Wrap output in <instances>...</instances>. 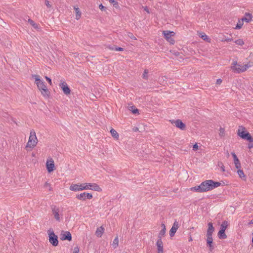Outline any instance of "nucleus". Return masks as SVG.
Segmentation results:
<instances>
[{"instance_id": "f257e3e1", "label": "nucleus", "mask_w": 253, "mask_h": 253, "mask_svg": "<svg viewBox=\"0 0 253 253\" xmlns=\"http://www.w3.org/2000/svg\"><path fill=\"white\" fill-rule=\"evenodd\" d=\"M32 77L35 78V83L42 95L44 97H48L49 92L45 85L44 83L40 79V76L39 75H33Z\"/></svg>"}, {"instance_id": "f03ea898", "label": "nucleus", "mask_w": 253, "mask_h": 253, "mask_svg": "<svg viewBox=\"0 0 253 253\" xmlns=\"http://www.w3.org/2000/svg\"><path fill=\"white\" fill-rule=\"evenodd\" d=\"M210 180H207L203 182L200 185L191 188V190L198 192H205L211 190Z\"/></svg>"}, {"instance_id": "7ed1b4c3", "label": "nucleus", "mask_w": 253, "mask_h": 253, "mask_svg": "<svg viewBox=\"0 0 253 253\" xmlns=\"http://www.w3.org/2000/svg\"><path fill=\"white\" fill-rule=\"evenodd\" d=\"M38 140L35 130H31L30 133L28 141L26 145V148L33 149L37 144Z\"/></svg>"}, {"instance_id": "20e7f679", "label": "nucleus", "mask_w": 253, "mask_h": 253, "mask_svg": "<svg viewBox=\"0 0 253 253\" xmlns=\"http://www.w3.org/2000/svg\"><path fill=\"white\" fill-rule=\"evenodd\" d=\"M89 186H90V183H85L83 184H72L70 186V190L73 191H79L89 189Z\"/></svg>"}, {"instance_id": "39448f33", "label": "nucleus", "mask_w": 253, "mask_h": 253, "mask_svg": "<svg viewBox=\"0 0 253 253\" xmlns=\"http://www.w3.org/2000/svg\"><path fill=\"white\" fill-rule=\"evenodd\" d=\"M50 208L55 219L57 221L60 222L63 219V213L60 212L59 208L55 205H52Z\"/></svg>"}, {"instance_id": "423d86ee", "label": "nucleus", "mask_w": 253, "mask_h": 253, "mask_svg": "<svg viewBox=\"0 0 253 253\" xmlns=\"http://www.w3.org/2000/svg\"><path fill=\"white\" fill-rule=\"evenodd\" d=\"M49 242L53 246L56 247L58 245V236L55 235L53 230L50 228L47 230Z\"/></svg>"}, {"instance_id": "0eeeda50", "label": "nucleus", "mask_w": 253, "mask_h": 253, "mask_svg": "<svg viewBox=\"0 0 253 253\" xmlns=\"http://www.w3.org/2000/svg\"><path fill=\"white\" fill-rule=\"evenodd\" d=\"M163 34L165 38L168 42L171 44H173L174 43L175 41L174 39L171 38L172 36L174 35V32L170 31H164L163 32Z\"/></svg>"}, {"instance_id": "6e6552de", "label": "nucleus", "mask_w": 253, "mask_h": 253, "mask_svg": "<svg viewBox=\"0 0 253 253\" xmlns=\"http://www.w3.org/2000/svg\"><path fill=\"white\" fill-rule=\"evenodd\" d=\"M46 167L48 172H51L54 169V162L51 158L47 159L46 163Z\"/></svg>"}, {"instance_id": "1a4fd4ad", "label": "nucleus", "mask_w": 253, "mask_h": 253, "mask_svg": "<svg viewBox=\"0 0 253 253\" xmlns=\"http://www.w3.org/2000/svg\"><path fill=\"white\" fill-rule=\"evenodd\" d=\"M59 86L62 89L65 94L68 95L70 94L71 90L65 82L61 81Z\"/></svg>"}, {"instance_id": "9d476101", "label": "nucleus", "mask_w": 253, "mask_h": 253, "mask_svg": "<svg viewBox=\"0 0 253 253\" xmlns=\"http://www.w3.org/2000/svg\"><path fill=\"white\" fill-rule=\"evenodd\" d=\"M76 198L80 200H85L86 199H91L92 198V195L90 193L84 192L78 194L76 196Z\"/></svg>"}, {"instance_id": "9b49d317", "label": "nucleus", "mask_w": 253, "mask_h": 253, "mask_svg": "<svg viewBox=\"0 0 253 253\" xmlns=\"http://www.w3.org/2000/svg\"><path fill=\"white\" fill-rule=\"evenodd\" d=\"M172 124L174 125L177 128H180L181 130H184L185 128V125L182 122V121L179 119L176 120L170 121Z\"/></svg>"}, {"instance_id": "f8f14e48", "label": "nucleus", "mask_w": 253, "mask_h": 253, "mask_svg": "<svg viewBox=\"0 0 253 253\" xmlns=\"http://www.w3.org/2000/svg\"><path fill=\"white\" fill-rule=\"evenodd\" d=\"M61 240L62 241H71L72 240V235L70 232L69 231H66L62 233L61 234Z\"/></svg>"}, {"instance_id": "ddd939ff", "label": "nucleus", "mask_w": 253, "mask_h": 253, "mask_svg": "<svg viewBox=\"0 0 253 253\" xmlns=\"http://www.w3.org/2000/svg\"><path fill=\"white\" fill-rule=\"evenodd\" d=\"M158 248V253H163V243L161 239H159L156 243Z\"/></svg>"}, {"instance_id": "4468645a", "label": "nucleus", "mask_w": 253, "mask_h": 253, "mask_svg": "<svg viewBox=\"0 0 253 253\" xmlns=\"http://www.w3.org/2000/svg\"><path fill=\"white\" fill-rule=\"evenodd\" d=\"M206 236H207V244L210 248V250L211 251L213 248V246L212 245V241H213L212 235H207V234Z\"/></svg>"}, {"instance_id": "2eb2a0df", "label": "nucleus", "mask_w": 253, "mask_h": 253, "mask_svg": "<svg viewBox=\"0 0 253 253\" xmlns=\"http://www.w3.org/2000/svg\"><path fill=\"white\" fill-rule=\"evenodd\" d=\"M90 186H89V189L100 192L102 191V189L96 183H90Z\"/></svg>"}, {"instance_id": "dca6fc26", "label": "nucleus", "mask_w": 253, "mask_h": 253, "mask_svg": "<svg viewBox=\"0 0 253 253\" xmlns=\"http://www.w3.org/2000/svg\"><path fill=\"white\" fill-rule=\"evenodd\" d=\"M252 14L251 13L246 12L245 14V16L242 19H243V20H244V21L249 23L252 21Z\"/></svg>"}, {"instance_id": "f3484780", "label": "nucleus", "mask_w": 253, "mask_h": 253, "mask_svg": "<svg viewBox=\"0 0 253 253\" xmlns=\"http://www.w3.org/2000/svg\"><path fill=\"white\" fill-rule=\"evenodd\" d=\"M208 228L207 231V235H212L214 230V228L213 226L212 223L211 222H209L208 224Z\"/></svg>"}, {"instance_id": "a211bd4d", "label": "nucleus", "mask_w": 253, "mask_h": 253, "mask_svg": "<svg viewBox=\"0 0 253 253\" xmlns=\"http://www.w3.org/2000/svg\"><path fill=\"white\" fill-rule=\"evenodd\" d=\"M104 228H103L102 226H100L97 228L95 234L97 237H101L104 232Z\"/></svg>"}, {"instance_id": "6ab92c4d", "label": "nucleus", "mask_w": 253, "mask_h": 253, "mask_svg": "<svg viewBox=\"0 0 253 253\" xmlns=\"http://www.w3.org/2000/svg\"><path fill=\"white\" fill-rule=\"evenodd\" d=\"M242 138L248 140L249 142H253V138L249 132H246V134L242 135Z\"/></svg>"}, {"instance_id": "aec40b11", "label": "nucleus", "mask_w": 253, "mask_h": 253, "mask_svg": "<svg viewBox=\"0 0 253 253\" xmlns=\"http://www.w3.org/2000/svg\"><path fill=\"white\" fill-rule=\"evenodd\" d=\"M218 236L219 239H224L227 238V236L225 233V231L223 230H220L218 233Z\"/></svg>"}, {"instance_id": "412c9836", "label": "nucleus", "mask_w": 253, "mask_h": 253, "mask_svg": "<svg viewBox=\"0 0 253 253\" xmlns=\"http://www.w3.org/2000/svg\"><path fill=\"white\" fill-rule=\"evenodd\" d=\"M245 128L243 126H240V128L238 131V135L242 138V135L246 134Z\"/></svg>"}, {"instance_id": "4be33fe9", "label": "nucleus", "mask_w": 253, "mask_h": 253, "mask_svg": "<svg viewBox=\"0 0 253 253\" xmlns=\"http://www.w3.org/2000/svg\"><path fill=\"white\" fill-rule=\"evenodd\" d=\"M210 182H211V190L214 189V188L219 186L221 185V183L220 182H214L212 180H210Z\"/></svg>"}, {"instance_id": "5701e85b", "label": "nucleus", "mask_w": 253, "mask_h": 253, "mask_svg": "<svg viewBox=\"0 0 253 253\" xmlns=\"http://www.w3.org/2000/svg\"><path fill=\"white\" fill-rule=\"evenodd\" d=\"M199 36L204 41L210 42L211 39L204 33H200Z\"/></svg>"}, {"instance_id": "b1692460", "label": "nucleus", "mask_w": 253, "mask_h": 253, "mask_svg": "<svg viewBox=\"0 0 253 253\" xmlns=\"http://www.w3.org/2000/svg\"><path fill=\"white\" fill-rule=\"evenodd\" d=\"M237 173L240 178H241L242 179H243L244 180L246 179V175L244 174L243 170H241L240 169H239L237 171Z\"/></svg>"}, {"instance_id": "393cba45", "label": "nucleus", "mask_w": 253, "mask_h": 253, "mask_svg": "<svg viewBox=\"0 0 253 253\" xmlns=\"http://www.w3.org/2000/svg\"><path fill=\"white\" fill-rule=\"evenodd\" d=\"M110 133H111L112 137H113L114 138H115L117 139H118L119 134L115 129H114L113 128H112L110 130Z\"/></svg>"}, {"instance_id": "a878e982", "label": "nucleus", "mask_w": 253, "mask_h": 253, "mask_svg": "<svg viewBox=\"0 0 253 253\" xmlns=\"http://www.w3.org/2000/svg\"><path fill=\"white\" fill-rule=\"evenodd\" d=\"M74 9L76 11V18L78 20L81 18V12L80 11V9L78 7H74Z\"/></svg>"}, {"instance_id": "bb28decb", "label": "nucleus", "mask_w": 253, "mask_h": 253, "mask_svg": "<svg viewBox=\"0 0 253 253\" xmlns=\"http://www.w3.org/2000/svg\"><path fill=\"white\" fill-rule=\"evenodd\" d=\"M228 225V222L227 221H224L222 222V224L220 225V230H223L225 231L227 226Z\"/></svg>"}, {"instance_id": "cd10ccee", "label": "nucleus", "mask_w": 253, "mask_h": 253, "mask_svg": "<svg viewBox=\"0 0 253 253\" xmlns=\"http://www.w3.org/2000/svg\"><path fill=\"white\" fill-rule=\"evenodd\" d=\"M243 22H244V20H243V19L239 20L238 22L237 23L235 29H241L243 25Z\"/></svg>"}, {"instance_id": "c85d7f7f", "label": "nucleus", "mask_w": 253, "mask_h": 253, "mask_svg": "<svg viewBox=\"0 0 253 253\" xmlns=\"http://www.w3.org/2000/svg\"><path fill=\"white\" fill-rule=\"evenodd\" d=\"M118 244H119V239H118V237H116L114 240H113V243L112 244V245L113 246V247L115 249L118 246Z\"/></svg>"}, {"instance_id": "c756f323", "label": "nucleus", "mask_w": 253, "mask_h": 253, "mask_svg": "<svg viewBox=\"0 0 253 253\" xmlns=\"http://www.w3.org/2000/svg\"><path fill=\"white\" fill-rule=\"evenodd\" d=\"M166 233V227L164 226V228H163L159 232V238L162 239V237L164 236Z\"/></svg>"}, {"instance_id": "7c9ffc66", "label": "nucleus", "mask_w": 253, "mask_h": 253, "mask_svg": "<svg viewBox=\"0 0 253 253\" xmlns=\"http://www.w3.org/2000/svg\"><path fill=\"white\" fill-rule=\"evenodd\" d=\"M234 164H235L236 168L237 169H240L241 168V164H240L239 160V159L235 160V161H234Z\"/></svg>"}, {"instance_id": "2f4dec72", "label": "nucleus", "mask_w": 253, "mask_h": 253, "mask_svg": "<svg viewBox=\"0 0 253 253\" xmlns=\"http://www.w3.org/2000/svg\"><path fill=\"white\" fill-rule=\"evenodd\" d=\"M28 23H30L35 29L38 28V25L31 19H28Z\"/></svg>"}, {"instance_id": "473e14b6", "label": "nucleus", "mask_w": 253, "mask_h": 253, "mask_svg": "<svg viewBox=\"0 0 253 253\" xmlns=\"http://www.w3.org/2000/svg\"><path fill=\"white\" fill-rule=\"evenodd\" d=\"M218 166L221 169V170L222 172H224L225 169V167L223 165V164L221 162H219L218 163Z\"/></svg>"}, {"instance_id": "72a5a7b5", "label": "nucleus", "mask_w": 253, "mask_h": 253, "mask_svg": "<svg viewBox=\"0 0 253 253\" xmlns=\"http://www.w3.org/2000/svg\"><path fill=\"white\" fill-rule=\"evenodd\" d=\"M176 229L171 227L169 231V236L170 237H173L175 233H176Z\"/></svg>"}, {"instance_id": "f704fd0d", "label": "nucleus", "mask_w": 253, "mask_h": 253, "mask_svg": "<svg viewBox=\"0 0 253 253\" xmlns=\"http://www.w3.org/2000/svg\"><path fill=\"white\" fill-rule=\"evenodd\" d=\"M235 42L239 45H243L244 44V42L242 39H238L235 41Z\"/></svg>"}, {"instance_id": "c9c22d12", "label": "nucleus", "mask_w": 253, "mask_h": 253, "mask_svg": "<svg viewBox=\"0 0 253 253\" xmlns=\"http://www.w3.org/2000/svg\"><path fill=\"white\" fill-rule=\"evenodd\" d=\"M219 135L221 137H223V136H224L225 135V130H224V128L220 127Z\"/></svg>"}, {"instance_id": "e433bc0d", "label": "nucleus", "mask_w": 253, "mask_h": 253, "mask_svg": "<svg viewBox=\"0 0 253 253\" xmlns=\"http://www.w3.org/2000/svg\"><path fill=\"white\" fill-rule=\"evenodd\" d=\"M148 70L147 69H145L144 71V73L142 75V77L143 79H148Z\"/></svg>"}, {"instance_id": "4c0bfd02", "label": "nucleus", "mask_w": 253, "mask_h": 253, "mask_svg": "<svg viewBox=\"0 0 253 253\" xmlns=\"http://www.w3.org/2000/svg\"><path fill=\"white\" fill-rule=\"evenodd\" d=\"M109 2L111 3H113V5L115 7H119V4L117 1H116L115 0H109Z\"/></svg>"}, {"instance_id": "58836bf2", "label": "nucleus", "mask_w": 253, "mask_h": 253, "mask_svg": "<svg viewBox=\"0 0 253 253\" xmlns=\"http://www.w3.org/2000/svg\"><path fill=\"white\" fill-rule=\"evenodd\" d=\"M127 36L130 38L132 40H136V37L133 35V34L132 33L128 32L127 33Z\"/></svg>"}, {"instance_id": "ea45409f", "label": "nucleus", "mask_w": 253, "mask_h": 253, "mask_svg": "<svg viewBox=\"0 0 253 253\" xmlns=\"http://www.w3.org/2000/svg\"><path fill=\"white\" fill-rule=\"evenodd\" d=\"M44 187H47L48 188L49 191H50L52 190V188L51 187L50 184L48 183L47 182H46L44 183Z\"/></svg>"}, {"instance_id": "a19ab883", "label": "nucleus", "mask_w": 253, "mask_h": 253, "mask_svg": "<svg viewBox=\"0 0 253 253\" xmlns=\"http://www.w3.org/2000/svg\"><path fill=\"white\" fill-rule=\"evenodd\" d=\"M172 228L177 230L178 227H179V224H178V223L177 221H175L172 225Z\"/></svg>"}, {"instance_id": "79ce46f5", "label": "nucleus", "mask_w": 253, "mask_h": 253, "mask_svg": "<svg viewBox=\"0 0 253 253\" xmlns=\"http://www.w3.org/2000/svg\"><path fill=\"white\" fill-rule=\"evenodd\" d=\"M110 49H112V50H114L115 51H123L124 50V48H122V47H116L115 48H111L110 47Z\"/></svg>"}, {"instance_id": "37998d69", "label": "nucleus", "mask_w": 253, "mask_h": 253, "mask_svg": "<svg viewBox=\"0 0 253 253\" xmlns=\"http://www.w3.org/2000/svg\"><path fill=\"white\" fill-rule=\"evenodd\" d=\"M198 149V144L197 143H195L194 145H193V150L194 151H197V150Z\"/></svg>"}, {"instance_id": "c03bdc74", "label": "nucleus", "mask_w": 253, "mask_h": 253, "mask_svg": "<svg viewBox=\"0 0 253 253\" xmlns=\"http://www.w3.org/2000/svg\"><path fill=\"white\" fill-rule=\"evenodd\" d=\"M233 41V39H231V38H227V39H223L221 40L222 42H231V41Z\"/></svg>"}, {"instance_id": "a18cd8bd", "label": "nucleus", "mask_w": 253, "mask_h": 253, "mask_svg": "<svg viewBox=\"0 0 253 253\" xmlns=\"http://www.w3.org/2000/svg\"><path fill=\"white\" fill-rule=\"evenodd\" d=\"M99 7L102 11H104L106 9V7H104L102 4H100L99 5Z\"/></svg>"}, {"instance_id": "49530a36", "label": "nucleus", "mask_w": 253, "mask_h": 253, "mask_svg": "<svg viewBox=\"0 0 253 253\" xmlns=\"http://www.w3.org/2000/svg\"><path fill=\"white\" fill-rule=\"evenodd\" d=\"M79 248L78 247H75L74 249L73 253H79Z\"/></svg>"}, {"instance_id": "de8ad7c7", "label": "nucleus", "mask_w": 253, "mask_h": 253, "mask_svg": "<svg viewBox=\"0 0 253 253\" xmlns=\"http://www.w3.org/2000/svg\"><path fill=\"white\" fill-rule=\"evenodd\" d=\"M233 157V159H234V161H235V160H237V159H238V158H237L236 154L234 153V152H232L231 153Z\"/></svg>"}, {"instance_id": "09e8293b", "label": "nucleus", "mask_w": 253, "mask_h": 253, "mask_svg": "<svg viewBox=\"0 0 253 253\" xmlns=\"http://www.w3.org/2000/svg\"><path fill=\"white\" fill-rule=\"evenodd\" d=\"M45 79L46 80V81L48 82V83L50 84H52V82H51V79H50L49 78L47 77H45Z\"/></svg>"}, {"instance_id": "8fccbe9b", "label": "nucleus", "mask_w": 253, "mask_h": 253, "mask_svg": "<svg viewBox=\"0 0 253 253\" xmlns=\"http://www.w3.org/2000/svg\"><path fill=\"white\" fill-rule=\"evenodd\" d=\"M248 147L249 149L253 148V142H250L248 145Z\"/></svg>"}, {"instance_id": "3c124183", "label": "nucleus", "mask_w": 253, "mask_h": 253, "mask_svg": "<svg viewBox=\"0 0 253 253\" xmlns=\"http://www.w3.org/2000/svg\"><path fill=\"white\" fill-rule=\"evenodd\" d=\"M45 5L48 7H50L51 6V5H50V2L48 0H45Z\"/></svg>"}, {"instance_id": "603ef678", "label": "nucleus", "mask_w": 253, "mask_h": 253, "mask_svg": "<svg viewBox=\"0 0 253 253\" xmlns=\"http://www.w3.org/2000/svg\"><path fill=\"white\" fill-rule=\"evenodd\" d=\"M144 9L145 11H146L148 13H150V11L149 10V8H148V7L147 6H145L144 7Z\"/></svg>"}, {"instance_id": "864d4df0", "label": "nucleus", "mask_w": 253, "mask_h": 253, "mask_svg": "<svg viewBox=\"0 0 253 253\" xmlns=\"http://www.w3.org/2000/svg\"><path fill=\"white\" fill-rule=\"evenodd\" d=\"M222 82V80L220 79L216 80V84H220Z\"/></svg>"}, {"instance_id": "5fc2aeb1", "label": "nucleus", "mask_w": 253, "mask_h": 253, "mask_svg": "<svg viewBox=\"0 0 253 253\" xmlns=\"http://www.w3.org/2000/svg\"><path fill=\"white\" fill-rule=\"evenodd\" d=\"M138 112V109H135V110H133V111H132V112H133V113H136V112Z\"/></svg>"}, {"instance_id": "6e6d98bb", "label": "nucleus", "mask_w": 253, "mask_h": 253, "mask_svg": "<svg viewBox=\"0 0 253 253\" xmlns=\"http://www.w3.org/2000/svg\"><path fill=\"white\" fill-rule=\"evenodd\" d=\"M249 224H253V219H252V220L250 221V222Z\"/></svg>"}, {"instance_id": "4d7b16f0", "label": "nucleus", "mask_w": 253, "mask_h": 253, "mask_svg": "<svg viewBox=\"0 0 253 253\" xmlns=\"http://www.w3.org/2000/svg\"><path fill=\"white\" fill-rule=\"evenodd\" d=\"M162 226L163 227V228H164V226H165L164 224H162Z\"/></svg>"}, {"instance_id": "13d9d810", "label": "nucleus", "mask_w": 253, "mask_h": 253, "mask_svg": "<svg viewBox=\"0 0 253 253\" xmlns=\"http://www.w3.org/2000/svg\"><path fill=\"white\" fill-rule=\"evenodd\" d=\"M192 240V238H190V239H189V241H191Z\"/></svg>"}, {"instance_id": "bf43d9fd", "label": "nucleus", "mask_w": 253, "mask_h": 253, "mask_svg": "<svg viewBox=\"0 0 253 253\" xmlns=\"http://www.w3.org/2000/svg\"><path fill=\"white\" fill-rule=\"evenodd\" d=\"M178 54V53H175V55H177Z\"/></svg>"}]
</instances>
